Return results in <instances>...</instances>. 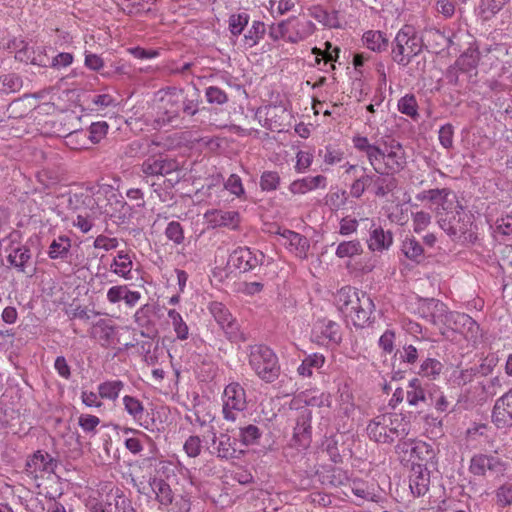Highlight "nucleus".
<instances>
[{
	"instance_id": "a19ab883",
	"label": "nucleus",
	"mask_w": 512,
	"mask_h": 512,
	"mask_svg": "<svg viewBox=\"0 0 512 512\" xmlns=\"http://www.w3.org/2000/svg\"><path fill=\"white\" fill-rule=\"evenodd\" d=\"M10 265L15 267L19 272L25 273L27 264L31 259L30 249L26 246L14 248L7 257Z\"/></svg>"
},
{
	"instance_id": "5701e85b",
	"label": "nucleus",
	"mask_w": 512,
	"mask_h": 512,
	"mask_svg": "<svg viewBox=\"0 0 512 512\" xmlns=\"http://www.w3.org/2000/svg\"><path fill=\"white\" fill-rule=\"evenodd\" d=\"M430 473L423 464H414L409 476V488L415 497L423 496L429 490Z\"/></svg>"
},
{
	"instance_id": "cd10ccee",
	"label": "nucleus",
	"mask_w": 512,
	"mask_h": 512,
	"mask_svg": "<svg viewBox=\"0 0 512 512\" xmlns=\"http://www.w3.org/2000/svg\"><path fill=\"white\" fill-rule=\"evenodd\" d=\"M311 419L312 414L311 411L305 409L301 411L296 420V425L294 427L293 438L296 443L301 447H306L309 445L311 440Z\"/></svg>"
},
{
	"instance_id": "603ef678",
	"label": "nucleus",
	"mask_w": 512,
	"mask_h": 512,
	"mask_svg": "<svg viewBox=\"0 0 512 512\" xmlns=\"http://www.w3.org/2000/svg\"><path fill=\"white\" fill-rule=\"evenodd\" d=\"M398 111L412 119H416L419 116L418 103L416 97L413 94H406L398 100L397 103Z\"/></svg>"
},
{
	"instance_id": "864d4df0",
	"label": "nucleus",
	"mask_w": 512,
	"mask_h": 512,
	"mask_svg": "<svg viewBox=\"0 0 512 512\" xmlns=\"http://www.w3.org/2000/svg\"><path fill=\"white\" fill-rule=\"evenodd\" d=\"M383 176L384 175H374V179L372 181L374 185V193L378 197L386 196L388 193L392 192L397 186V181L395 178H387Z\"/></svg>"
},
{
	"instance_id": "473e14b6",
	"label": "nucleus",
	"mask_w": 512,
	"mask_h": 512,
	"mask_svg": "<svg viewBox=\"0 0 512 512\" xmlns=\"http://www.w3.org/2000/svg\"><path fill=\"white\" fill-rule=\"evenodd\" d=\"M347 484L350 486L352 493L358 499L362 501H377L378 495L376 494V490L373 484H370L363 479H351L350 477Z\"/></svg>"
},
{
	"instance_id": "7ed1b4c3",
	"label": "nucleus",
	"mask_w": 512,
	"mask_h": 512,
	"mask_svg": "<svg viewBox=\"0 0 512 512\" xmlns=\"http://www.w3.org/2000/svg\"><path fill=\"white\" fill-rule=\"evenodd\" d=\"M366 430L370 440L377 443H392L409 434L410 423L400 414L385 413L374 417Z\"/></svg>"
},
{
	"instance_id": "680f3d73",
	"label": "nucleus",
	"mask_w": 512,
	"mask_h": 512,
	"mask_svg": "<svg viewBox=\"0 0 512 512\" xmlns=\"http://www.w3.org/2000/svg\"><path fill=\"white\" fill-rule=\"evenodd\" d=\"M92 104L95 106V108H92V110L96 111L99 115L106 116L107 113H104L103 111L110 107H116L117 106V100L110 94H98L95 95L92 100Z\"/></svg>"
},
{
	"instance_id": "6e6d98bb",
	"label": "nucleus",
	"mask_w": 512,
	"mask_h": 512,
	"mask_svg": "<svg viewBox=\"0 0 512 512\" xmlns=\"http://www.w3.org/2000/svg\"><path fill=\"white\" fill-rule=\"evenodd\" d=\"M364 174L357 178L351 185L350 193L354 198H360L365 190L372 184L374 174H367L366 168H362Z\"/></svg>"
},
{
	"instance_id": "9b49d317",
	"label": "nucleus",
	"mask_w": 512,
	"mask_h": 512,
	"mask_svg": "<svg viewBox=\"0 0 512 512\" xmlns=\"http://www.w3.org/2000/svg\"><path fill=\"white\" fill-rule=\"evenodd\" d=\"M342 334L338 323L329 319L317 320L311 330V340L319 346L338 345Z\"/></svg>"
},
{
	"instance_id": "39448f33",
	"label": "nucleus",
	"mask_w": 512,
	"mask_h": 512,
	"mask_svg": "<svg viewBox=\"0 0 512 512\" xmlns=\"http://www.w3.org/2000/svg\"><path fill=\"white\" fill-rule=\"evenodd\" d=\"M451 217H440L439 227L453 240L463 244H472L477 240V226L474 217L462 206L454 211Z\"/></svg>"
},
{
	"instance_id": "b1692460",
	"label": "nucleus",
	"mask_w": 512,
	"mask_h": 512,
	"mask_svg": "<svg viewBox=\"0 0 512 512\" xmlns=\"http://www.w3.org/2000/svg\"><path fill=\"white\" fill-rule=\"evenodd\" d=\"M354 304L358 306L350 313L348 318L352 321L356 327H364L370 320L371 314L374 309V304L369 295L365 292L360 291L358 294V300Z\"/></svg>"
},
{
	"instance_id": "f257e3e1",
	"label": "nucleus",
	"mask_w": 512,
	"mask_h": 512,
	"mask_svg": "<svg viewBox=\"0 0 512 512\" xmlns=\"http://www.w3.org/2000/svg\"><path fill=\"white\" fill-rule=\"evenodd\" d=\"M85 198L88 200L89 212L77 214L72 222L82 233H88L92 229L93 221L98 215H105L119 222H124L130 216V206L111 185L92 186L86 190Z\"/></svg>"
},
{
	"instance_id": "72a5a7b5",
	"label": "nucleus",
	"mask_w": 512,
	"mask_h": 512,
	"mask_svg": "<svg viewBox=\"0 0 512 512\" xmlns=\"http://www.w3.org/2000/svg\"><path fill=\"white\" fill-rule=\"evenodd\" d=\"M297 400L311 407H330L332 398L330 393L319 390H306L297 396Z\"/></svg>"
},
{
	"instance_id": "f8f14e48",
	"label": "nucleus",
	"mask_w": 512,
	"mask_h": 512,
	"mask_svg": "<svg viewBox=\"0 0 512 512\" xmlns=\"http://www.w3.org/2000/svg\"><path fill=\"white\" fill-rule=\"evenodd\" d=\"M182 98L183 92L176 89L167 92L161 98L160 104L158 106V116L155 119L157 127L168 124L178 117L181 110Z\"/></svg>"
},
{
	"instance_id": "8fccbe9b",
	"label": "nucleus",
	"mask_w": 512,
	"mask_h": 512,
	"mask_svg": "<svg viewBox=\"0 0 512 512\" xmlns=\"http://www.w3.org/2000/svg\"><path fill=\"white\" fill-rule=\"evenodd\" d=\"M407 403L411 406H418L426 400L425 390L418 378L409 381L406 393Z\"/></svg>"
},
{
	"instance_id": "a211bd4d",
	"label": "nucleus",
	"mask_w": 512,
	"mask_h": 512,
	"mask_svg": "<svg viewBox=\"0 0 512 512\" xmlns=\"http://www.w3.org/2000/svg\"><path fill=\"white\" fill-rule=\"evenodd\" d=\"M418 310L421 317L437 326L444 325L450 313L443 302L433 298L421 301Z\"/></svg>"
},
{
	"instance_id": "c756f323",
	"label": "nucleus",
	"mask_w": 512,
	"mask_h": 512,
	"mask_svg": "<svg viewBox=\"0 0 512 512\" xmlns=\"http://www.w3.org/2000/svg\"><path fill=\"white\" fill-rule=\"evenodd\" d=\"M72 240L67 235L55 237L47 249V255L51 260L65 261L70 254Z\"/></svg>"
},
{
	"instance_id": "79ce46f5",
	"label": "nucleus",
	"mask_w": 512,
	"mask_h": 512,
	"mask_svg": "<svg viewBox=\"0 0 512 512\" xmlns=\"http://www.w3.org/2000/svg\"><path fill=\"white\" fill-rule=\"evenodd\" d=\"M125 384L121 380H108L98 385V394L102 399L116 401Z\"/></svg>"
},
{
	"instance_id": "0e129e2a",
	"label": "nucleus",
	"mask_w": 512,
	"mask_h": 512,
	"mask_svg": "<svg viewBox=\"0 0 512 512\" xmlns=\"http://www.w3.org/2000/svg\"><path fill=\"white\" fill-rule=\"evenodd\" d=\"M280 185V176L276 171H264L260 177V188L262 191L270 192L276 190Z\"/></svg>"
},
{
	"instance_id": "f03ea898",
	"label": "nucleus",
	"mask_w": 512,
	"mask_h": 512,
	"mask_svg": "<svg viewBox=\"0 0 512 512\" xmlns=\"http://www.w3.org/2000/svg\"><path fill=\"white\" fill-rule=\"evenodd\" d=\"M356 150L365 156L379 175L393 176L403 171L407 166V154L400 142L395 139H381L370 143L366 136L356 135L352 138Z\"/></svg>"
},
{
	"instance_id": "6e6552de",
	"label": "nucleus",
	"mask_w": 512,
	"mask_h": 512,
	"mask_svg": "<svg viewBox=\"0 0 512 512\" xmlns=\"http://www.w3.org/2000/svg\"><path fill=\"white\" fill-rule=\"evenodd\" d=\"M415 198L420 202H425L428 208L434 211L437 222L440 217H448L461 206L456 195L447 188L423 190L417 193Z\"/></svg>"
},
{
	"instance_id": "6ab92c4d",
	"label": "nucleus",
	"mask_w": 512,
	"mask_h": 512,
	"mask_svg": "<svg viewBox=\"0 0 512 512\" xmlns=\"http://www.w3.org/2000/svg\"><path fill=\"white\" fill-rule=\"evenodd\" d=\"M277 234L281 237V243L296 257L306 259L310 248L309 240L292 230L279 229Z\"/></svg>"
},
{
	"instance_id": "9d476101",
	"label": "nucleus",
	"mask_w": 512,
	"mask_h": 512,
	"mask_svg": "<svg viewBox=\"0 0 512 512\" xmlns=\"http://www.w3.org/2000/svg\"><path fill=\"white\" fill-rule=\"evenodd\" d=\"M447 329L461 334L467 341L476 343L481 337L478 323L468 314L451 312L443 325Z\"/></svg>"
},
{
	"instance_id": "bf43d9fd",
	"label": "nucleus",
	"mask_w": 512,
	"mask_h": 512,
	"mask_svg": "<svg viewBox=\"0 0 512 512\" xmlns=\"http://www.w3.org/2000/svg\"><path fill=\"white\" fill-rule=\"evenodd\" d=\"M506 4L503 0H480L479 13L483 19H490Z\"/></svg>"
},
{
	"instance_id": "49530a36",
	"label": "nucleus",
	"mask_w": 512,
	"mask_h": 512,
	"mask_svg": "<svg viewBox=\"0 0 512 512\" xmlns=\"http://www.w3.org/2000/svg\"><path fill=\"white\" fill-rule=\"evenodd\" d=\"M401 250L408 259L417 263H419L423 257V247L413 236L405 237L401 245Z\"/></svg>"
},
{
	"instance_id": "c85d7f7f",
	"label": "nucleus",
	"mask_w": 512,
	"mask_h": 512,
	"mask_svg": "<svg viewBox=\"0 0 512 512\" xmlns=\"http://www.w3.org/2000/svg\"><path fill=\"white\" fill-rule=\"evenodd\" d=\"M54 468L52 457L42 451L34 453L26 463L27 472L37 478L43 472H52Z\"/></svg>"
},
{
	"instance_id": "4468645a",
	"label": "nucleus",
	"mask_w": 512,
	"mask_h": 512,
	"mask_svg": "<svg viewBox=\"0 0 512 512\" xmlns=\"http://www.w3.org/2000/svg\"><path fill=\"white\" fill-rule=\"evenodd\" d=\"M263 258V253L259 251H253L248 247H238L230 254L228 264L240 272H248L260 265Z\"/></svg>"
},
{
	"instance_id": "f704fd0d",
	"label": "nucleus",
	"mask_w": 512,
	"mask_h": 512,
	"mask_svg": "<svg viewBox=\"0 0 512 512\" xmlns=\"http://www.w3.org/2000/svg\"><path fill=\"white\" fill-rule=\"evenodd\" d=\"M364 46L377 53L385 51L388 47V38L378 30H368L362 36Z\"/></svg>"
},
{
	"instance_id": "4c0bfd02",
	"label": "nucleus",
	"mask_w": 512,
	"mask_h": 512,
	"mask_svg": "<svg viewBox=\"0 0 512 512\" xmlns=\"http://www.w3.org/2000/svg\"><path fill=\"white\" fill-rule=\"evenodd\" d=\"M109 501L104 508H101V512H135L131 502L127 499L119 489L112 491L109 496Z\"/></svg>"
},
{
	"instance_id": "bb28decb",
	"label": "nucleus",
	"mask_w": 512,
	"mask_h": 512,
	"mask_svg": "<svg viewBox=\"0 0 512 512\" xmlns=\"http://www.w3.org/2000/svg\"><path fill=\"white\" fill-rule=\"evenodd\" d=\"M122 403L125 412L134 420L136 424L145 429H149L150 423L147 419L145 407L142 401L134 396L125 395L122 398Z\"/></svg>"
},
{
	"instance_id": "aec40b11",
	"label": "nucleus",
	"mask_w": 512,
	"mask_h": 512,
	"mask_svg": "<svg viewBox=\"0 0 512 512\" xmlns=\"http://www.w3.org/2000/svg\"><path fill=\"white\" fill-rule=\"evenodd\" d=\"M492 419L497 427L512 425V389L496 400Z\"/></svg>"
},
{
	"instance_id": "a18cd8bd",
	"label": "nucleus",
	"mask_w": 512,
	"mask_h": 512,
	"mask_svg": "<svg viewBox=\"0 0 512 512\" xmlns=\"http://www.w3.org/2000/svg\"><path fill=\"white\" fill-rule=\"evenodd\" d=\"M412 460L411 463L416 464V461L420 462H429L433 461L436 456V453L433 447L421 440H415L414 446L412 447Z\"/></svg>"
},
{
	"instance_id": "58836bf2",
	"label": "nucleus",
	"mask_w": 512,
	"mask_h": 512,
	"mask_svg": "<svg viewBox=\"0 0 512 512\" xmlns=\"http://www.w3.org/2000/svg\"><path fill=\"white\" fill-rule=\"evenodd\" d=\"M325 364V357L320 353H313L305 357L297 368L302 377H311L315 370L321 369Z\"/></svg>"
},
{
	"instance_id": "423d86ee",
	"label": "nucleus",
	"mask_w": 512,
	"mask_h": 512,
	"mask_svg": "<svg viewBox=\"0 0 512 512\" xmlns=\"http://www.w3.org/2000/svg\"><path fill=\"white\" fill-rule=\"evenodd\" d=\"M249 365L256 375L267 383L275 381L280 373L276 354L265 345L251 347Z\"/></svg>"
},
{
	"instance_id": "4d7b16f0",
	"label": "nucleus",
	"mask_w": 512,
	"mask_h": 512,
	"mask_svg": "<svg viewBox=\"0 0 512 512\" xmlns=\"http://www.w3.org/2000/svg\"><path fill=\"white\" fill-rule=\"evenodd\" d=\"M443 365L434 358L425 359L420 365L419 374L424 377L436 379L442 372Z\"/></svg>"
},
{
	"instance_id": "0eeeda50",
	"label": "nucleus",
	"mask_w": 512,
	"mask_h": 512,
	"mask_svg": "<svg viewBox=\"0 0 512 512\" xmlns=\"http://www.w3.org/2000/svg\"><path fill=\"white\" fill-rule=\"evenodd\" d=\"M422 51V41L418 37L415 28L410 25H404L396 34L392 57L400 65H407L411 58Z\"/></svg>"
},
{
	"instance_id": "2f4dec72",
	"label": "nucleus",
	"mask_w": 512,
	"mask_h": 512,
	"mask_svg": "<svg viewBox=\"0 0 512 512\" xmlns=\"http://www.w3.org/2000/svg\"><path fill=\"white\" fill-rule=\"evenodd\" d=\"M266 33V25L264 22L260 20H253L250 27L244 33L241 38L240 45L244 49H249L257 44L263 39Z\"/></svg>"
},
{
	"instance_id": "e2e57ef3",
	"label": "nucleus",
	"mask_w": 512,
	"mask_h": 512,
	"mask_svg": "<svg viewBox=\"0 0 512 512\" xmlns=\"http://www.w3.org/2000/svg\"><path fill=\"white\" fill-rule=\"evenodd\" d=\"M22 87V79L16 74H8L0 77V92L13 93Z\"/></svg>"
},
{
	"instance_id": "f3484780",
	"label": "nucleus",
	"mask_w": 512,
	"mask_h": 512,
	"mask_svg": "<svg viewBox=\"0 0 512 512\" xmlns=\"http://www.w3.org/2000/svg\"><path fill=\"white\" fill-rule=\"evenodd\" d=\"M135 254L129 250H119L111 258L109 271L126 281L134 279Z\"/></svg>"
},
{
	"instance_id": "338daca9",
	"label": "nucleus",
	"mask_w": 512,
	"mask_h": 512,
	"mask_svg": "<svg viewBox=\"0 0 512 512\" xmlns=\"http://www.w3.org/2000/svg\"><path fill=\"white\" fill-rule=\"evenodd\" d=\"M183 450L186 453V455L190 458H195L199 456L202 451L201 438L197 435L189 436L183 444Z\"/></svg>"
},
{
	"instance_id": "37998d69",
	"label": "nucleus",
	"mask_w": 512,
	"mask_h": 512,
	"mask_svg": "<svg viewBox=\"0 0 512 512\" xmlns=\"http://www.w3.org/2000/svg\"><path fill=\"white\" fill-rule=\"evenodd\" d=\"M168 323L172 326L173 331L176 334V338L180 341H184L189 337V327L184 321L181 314L175 309H169L167 311Z\"/></svg>"
},
{
	"instance_id": "7c9ffc66",
	"label": "nucleus",
	"mask_w": 512,
	"mask_h": 512,
	"mask_svg": "<svg viewBox=\"0 0 512 512\" xmlns=\"http://www.w3.org/2000/svg\"><path fill=\"white\" fill-rule=\"evenodd\" d=\"M317 474L320 483L325 486L341 487L347 485L349 481V475L347 471L337 467L323 469Z\"/></svg>"
},
{
	"instance_id": "5fc2aeb1",
	"label": "nucleus",
	"mask_w": 512,
	"mask_h": 512,
	"mask_svg": "<svg viewBox=\"0 0 512 512\" xmlns=\"http://www.w3.org/2000/svg\"><path fill=\"white\" fill-rule=\"evenodd\" d=\"M479 61H481L480 52L468 50L458 58L456 65L460 70L466 72L476 68Z\"/></svg>"
},
{
	"instance_id": "69168bd1",
	"label": "nucleus",
	"mask_w": 512,
	"mask_h": 512,
	"mask_svg": "<svg viewBox=\"0 0 512 512\" xmlns=\"http://www.w3.org/2000/svg\"><path fill=\"white\" fill-rule=\"evenodd\" d=\"M319 156L323 157V162L326 165L332 166L343 160L344 152L341 149L328 145L324 150H319Z\"/></svg>"
},
{
	"instance_id": "4be33fe9",
	"label": "nucleus",
	"mask_w": 512,
	"mask_h": 512,
	"mask_svg": "<svg viewBox=\"0 0 512 512\" xmlns=\"http://www.w3.org/2000/svg\"><path fill=\"white\" fill-rule=\"evenodd\" d=\"M207 222L213 227H227L235 230L240 224V214L233 210H209L204 214Z\"/></svg>"
},
{
	"instance_id": "ddd939ff",
	"label": "nucleus",
	"mask_w": 512,
	"mask_h": 512,
	"mask_svg": "<svg viewBox=\"0 0 512 512\" xmlns=\"http://www.w3.org/2000/svg\"><path fill=\"white\" fill-rule=\"evenodd\" d=\"M208 309L229 339L234 341L242 339L237 321L223 303L211 302Z\"/></svg>"
},
{
	"instance_id": "c9c22d12",
	"label": "nucleus",
	"mask_w": 512,
	"mask_h": 512,
	"mask_svg": "<svg viewBox=\"0 0 512 512\" xmlns=\"http://www.w3.org/2000/svg\"><path fill=\"white\" fill-rule=\"evenodd\" d=\"M115 335V329L109 320L101 319L91 329V336L101 345L108 346Z\"/></svg>"
},
{
	"instance_id": "de8ad7c7",
	"label": "nucleus",
	"mask_w": 512,
	"mask_h": 512,
	"mask_svg": "<svg viewBox=\"0 0 512 512\" xmlns=\"http://www.w3.org/2000/svg\"><path fill=\"white\" fill-rule=\"evenodd\" d=\"M360 291L356 289L345 286L342 287L337 294L335 295V303L338 309L344 314L347 313V308L350 304L355 303L358 300V294Z\"/></svg>"
},
{
	"instance_id": "09e8293b",
	"label": "nucleus",
	"mask_w": 512,
	"mask_h": 512,
	"mask_svg": "<svg viewBox=\"0 0 512 512\" xmlns=\"http://www.w3.org/2000/svg\"><path fill=\"white\" fill-rule=\"evenodd\" d=\"M363 252L362 244L359 240H348L340 242L335 250V255L340 258H353L361 255Z\"/></svg>"
},
{
	"instance_id": "dca6fc26",
	"label": "nucleus",
	"mask_w": 512,
	"mask_h": 512,
	"mask_svg": "<svg viewBox=\"0 0 512 512\" xmlns=\"http://www.w3.org/2000/svg\"><path fill=\"white\" fill-rule=\"evenodd\" d=\"M480 56L483 65L493 67L501 63L504 71H509L512 68V47H508L506 44H495L485 48L480 52Z\"/></svg>"
},
{
	"instance_id": "e433bc0d",
	"label": "nucleus",
	"mask_w": 512,
	"mask_h": 512,
	"mask_svg": "<svg viewBox=\"0 0 512 512\" xmlns=\"http://www.w3.org/2000/svg\"><path fill=\"white\" fill-rule=\"evenodd\" d=\"M250 15L245 10H239L229 15L228 30L233 38H238L248 26Z\"/></svg>"
},
{
	"instance_id": "412c9836",
	"label": "nucleus",
	"mask_w": 512,
	"mask_h": 512,
	"mask_svg": "<svg viewBox=\"0 0 512 512\" xmlns=\"http://www.w3.org/2000/svg\"><path fill=\"white\" fill-rule=\"evenodd\" d=\"M178 167L179 164L176 160L160 156L158 158L149 157L146 159L142 164L141 170L146 176H158L176 171Z\"/></svg>"
},
{
	"instance_id": "774afa93",
	"label": "nucleus",
	"mask_w": 512,
	"mask_h": 512,
	"mask_svg": "<svg viewBox=\"0 0 512 512\" xmlns=\"http://www.w3.org/2000/svg\"><path fill=\"white\" fill-rule=\"evenodd\" d=\"M347 201L346 191L344 190H336L329 192L325 197L326 205H328L332 210L341 209Z\"/></svg>"
},
{
	"instance_id": "2eb2a0df",
	"label": "nucleus",
	"mask_w": 512,
	"mask_h": 512,
	"mask_svg": "<svg viewBox=\"0 0 512 512\" xmlns=\"http://www.w3.org/2000/svg\"><path fill=\"white\" fill-rule=\"evenodd\" d=\"M508 465L500 458L493 455L476 454L470 460L469 471L475 476H484L486 471L503 475Z\"/></svg>"
},
{
	"instance_id": "13d9d810",
	"label": "nucleus",
	"mask_w": 512,
	"mask_h": 512,
	"mask_svg": "<svg viewBox=\"0 0 512 512\" xmlns=\"http://www.w3.org/2000/svg\"><path fill=\"white\" fill-rule=\"evenodd\" d=\"M495 503L500 508L512 505V483L505 482L495 490Z\"/></svg>"
},
{
	"instance_id": "ea45409f",
	"label": "nucleus",
	"mask_w": 512,
	"mask_h": 512,
	"mask_svg": "<svg viewBox=\"0 0 512 512\" xmlns=\"http://www.w3.org/2000/svg\"><path fill=\"white\" fill-rule=\"evenodd\" d=\"M150 486L156 496L157 501L161 505L168 506L172 503L173 492L170 488V485L166 483L163 479L152 478L150 480Z\"/></svg>"
},
{
	"instance_id": "c03bdc74",
	"label": "nucleus",
	"mask_w": 512,
	"mask_h": 512,
	"mask_svg": "<svg viewBox=\"0 0 512 512\" xmlns=\"http://www.w3.org/2000/svg\"><path fill=\"white\" fill-rule=\"evenodd\" d=\"M216 455L222 459H231L235 457L236 449L233 446L231 438L226 434H221L213 439Z\"/></svg>"
},
{
	"instance_id": "393cba45",
	"label": "nucleus",
	"mask_w": 512,
	"mask_h": 512,
	"mask_svg": "<svg viewBox=\"0 0 512 512\" xmlns=\"http://www.w3.org/2000/svg\"><path fill=\"white\" fill-rule=\"evenodd\" d=\"M393 244V235L390 231H385L381 226L373 223L370 227L369 237L367 239L368 249L372 252H383L388 250Z\"/></svg>"
},
{
	"instance_id": "20e7f679",
	"label": "nucleus",
	"mask_w": 512,
	"mask_h": 512,
	"mask_svg": "<svg viewBox=\"0 0 512 512\" xmlns=\"http://www.w3.org/2000/svg\"><path fill=\"white\" fill-rule=\"evenodd\" d=\"M314 23L304 16H292L269 27V37L273 41L283 40L288 43H299L315 32Z\"/></svg>"
},
{
	"instance_id": "052dcab7",
	"label": "nucleus",
	"mask_w": 512,
	"mask_h": 512,
	"mask_svg": "<svg viewBox=\"0 0 512 512\" xmlns=\"http://www.w3.org/2000/svg\"><path fill=\"white\" fill-rule=\"evenodd\" d=\"M314 148L308 150H299L296 153L295 171L298 173H305L309 170L314 159Z\"/></svg>"
},
{
	"instance_id": "1a4fd4ad",
	"label": "nucleus",
	"mask_w": 512,
	"mask_h": 512,
	"mask_svg": "<svg viewBox=\"0 0 512 512\" xmlns=\"http://www.w3.org/2000/svg\"><path fill=\"white\" fill-rule=\"evenodd\" d=\"M223 416L228 421H235L239 412L246 409L247 396L245 389L238 382L228 384L222 395Z\"/></svg>"
},
{
	"instance_id": "3c124183",
	"label": "nucleus",
	"mask_w": 512,
	"mask_h": 512,
	"mask_svg": "<svg viewBox=\"0 0 512 512\" xmlns=\"http://www.w3.org/2000/svg\"><path fill=\"white\" fill-rule=\"evenodd\" d=\"M224 189L228 191L230 195L240 200H246V190L243 185L242 179L237 174H231L224 181Z\"/></svg>"
},
{
	"instance_id": "a878e982",
	"label": "nucleus",
	"mask_w": 512,
	"mask_h": 512,
	"mask_svg": "<svg viewBox=\"0 0 512 512\" xmlns=\"http://www.w3.org/2000/svg\"><path fill=\"white\" fill-rule=\"evenodd\" d=\"M327 187V178L323 175L306 176L290 183L288 189L294 195H304Z\"/></svg>"
}]
</instances>
